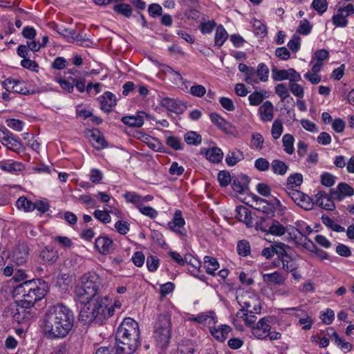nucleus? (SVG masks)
<instances>
[{
  "mask_svg": "<svg viewBox=\"0 0 354 354\" xmlns=\"http://www.w3.org/2000/svg\"><path fill=\"white\" fill-rule=\"evenodd\" d=\"M73 324V311L66 306L58 304L48 309L44 317L42 329L48 339H62L70 333Z\"/></svg>",
  "mask_w": 354,
  "mask_h": 354,
  "instance_id": "f257e3e1",
  "label": "nucleus"
},
{
  "mask_svg": "<svg viewBox=\"0 0 354 354\" xmlns=\"http://www.w3.org/2000/svg\"><path fill=\"white\" fill-rule=\"evenodd\" d=\"M116 347L102 346L95 354H133L140 344L138 324L127 317L120 324L115 335Z\"/></svg>",
  "mask_w": 354,
  "mask_h": 354,
  "instance_id": "f03ea898",
  "label": "nucleus"
},
{
  "mask_svg": "<svg viewBox=\"0 0 354 354\" xmlns=\"http://www.w3.org/2000/svg\"><path fill=\"white\" fill-rule=\"evenodd\" d=\"M47 283L41 279L27 280L17 285L13 294L15 297H22L26 305H34L37 301L41 299L46 295Z\"/></svg>",
  "mask_w": 354,
  "mask_h": 354,
  "instance_id": "7ed1b4c3",
  "label": "nucleus"
},
{
  "mask_svg": "<svg viewBox=\"0 0 354 354\" xmlns=\"http://www.w3.org/2000/svg\"><path fill=\"white\" fill-rule=\"evenodd\" d=\"M102 286L99 274L88 272L81 277L80 283L75 287V295L80 302L88 303L97 295Z\"/></svg>",
  "mask_w": 354,
  "mask_h": 354,
  "instance_id": "20e7f679",
  "label": "nucleus"
},
{
  "mask_svg": "<svg viewBox=\"0 0 354 354\" xmlns=\"http://www.w3.org/2000/svg\"><path fill=\"white\" fill-rule=\"evenodd\" d=\"M171 322L169 314H160L155 323L153 338L158 346L164 348L171 338Z\"/></svg>",
  "mask_w": 354,
  "mask_h": 354,
  "instance_id": "39448f33",
  "label": "nucleus"
},
{
  "mask_svg": "<svg viewBox=\"0 0 354 354\" xmlns=\"http://www.w3.org/2000/svg\"><path fill=\"white\" fill-rule=\"evenodd\" d=\"M259 227L261 231L266 234H270L276 236H281L288 232H289V234L291 236L294 235L295 237H296L295 232L301 234V232L297 228H295L291 225L285 226L277 219H271L268 221L263 220V223L260 225Z\"/></svg>",
  "mask_w": 354,
  "mask_h": 354,
  "instance_id": "423d86ee",
  "label": "nucleus"
},
{
  "mask_svg": "<svg viewBox=\"0 0 354 354\" xmlns=\"http://www.w3.org/2000/svg\"><path fill=\"white\" fill-rule=\"evenodd\" d=\"M92 304L93 311L97 317L96 324L102 325L105 320L114 313V308L107 297H97Z\"/></svg>",
  "mask_w": 354,
  "mask_h": 354,
  "instance_id": "0eeeda50",
  "label": "nucleus"
},
{
  "mask_svg": "<svg viewBox=\"0 0 354 354\" xmlns=\"http://www.w3.org/2000/svg\"><path fill=\"white\" fill-rule=\"evenodd\" d=\"M34 305H26L24 301H17L15 305L10 306L11 315L18 324L26 323L30 320L35 313L32 311Z\"/></svg>",
  "mask_w": 354,
  "mask_h": 354,
  "instance_id": "6e6552de",
  "label": "nucleus"
},
{
  "mask_svg": "<svg viewBox=\"0 0 354 354\" xmlns=\"http://www.w3.org/2000/svg\"><path fill=\"white\" fill-rule=\"evenodd\" d=\"M286 192L288 196L298 206L306 210H310L313 208L314 201L306 194L299 190L291 188H288Z\"/></svg>",
  "mask_w": 354,
  "mask_h": 354,
  "instance_id": "1a4fd4ad",
  "label": "nucleus"
},
{
  "mask_svg": "<svg viewBox=\"0 0 354 354\" xmlns=\"http://www.w3.org/2000/svg\"><path fill=\"white\" fill-rule=\"evenodd\" d=\"M185 225V221L182 216L181 211L176 210L173 219L168 223L169 229L175 232L180 238L184 239L187 236V232L184 227Z\"/></svg>",
  "mask_w": 354,
  "mask_h": 354,
  "instance_id": "9d476101",
  "label": "nucleus"
},
{
  "mask_svg": "<svg viewBox=\"0 0 354 354\" xmlns=\"http://www.w3.org/2000/svg\"><path fill=\"white\" fill-rule=\"evenodd\" d=\"M28 254V245L27 243L23 242L19 243L15 245L10 254V257L12 261L16 264L21 265L27 261Z\"/></svg>",
  "mask_w": 354,
  "mask_h": 354,
  "instance_id": "9b49d317",
  "label": "nucleus"
},
{
  "mask_svg": "<svg viewBox=\"0 0 354 354\" xmlns=\"http://www.w3.org/2000/svg\"><path fill=\"white\" fill-rule=\"evenodd\" d=\"M269 323L270 319L268 317H264L260 319L257 325L252 327V335L259 339H266L271 329Z\"/></svg>",
  "mask_w": 354,
  "mask_h": 354,
  "instance_id": "f8f14e48",
  "label": "nucleus"
},
{
  "mask_svg": "<svg viewBox=\"0 0 354 354\" xmlns=\"http://www.w3.org/2000/svg\"><path fill=\"white\" fill-rule=\"evenodd\" d=\"M85 305L80 310L78 320L84 325L90 324L95 322L96 324L97 317L95 315V312L93 310V307L92 304L84 303Z\"/></svg>",
  "mask_w": 354,
  "mask_h": 354,
  "instance_id": "ddd939ff",
  "label": "nucleus"
},
{
  "mask_svg": "<svg viewBox=\"0 0 354 354\" xmlns=\"http://www.w3.org/2000/svg\"><path fill=\"white\" fill-rule=\"evenodd\" d=\"M160 104L168 111L176 114L183 113L186 109L185 105L181 101L170 97L162 98L160 100Z\"/></svg>",
  "mask_w": 354,
  "mask_h": 354,
  "instance_id": "4468645a",
  "label": "nucleus"
},
{
  "mask_svg": "<svg viewBox=\"0 0 354 354\" xmlns=\"http://www.w3.org/2000/svg\"><path fill=\"white\" fill-rule=\"evenodd\" d=\"M332 197L330 194L328 195L326 192L319 191L315 196L314 205L315 204L326 210H333L335 208V205L332 200Z\"/></svg>",
  "mask_w": 354,
  "mask_h": 354,
  "instance_id": "2eb2a0df",
  "label": "nucleus"
},
{
  "mask_svg": "<svg viewBox=\"0 0 354 354\" xmlns=\"http://www.w3.org/2000/svg\"><path fill=\"white\" fill-rule=\"evenodd\" d=\"M95 246L100 253L107 254L113 250V243L107 236H100L95 240Z\"/></svg>",
  "mask_w": 354,
  "mask_h": 354,
  "instance_id": "dca6fc26",
  "label": "nucleus"
},
{
  "mask_svg": "<svg viewBox=\"0 0 354 354\" xmlns=\"http://www.w3.org/2000/svg\"><path fill=\"white\" fill-rule=\"evenodd\" d=\"M259 118L263 122H270L274 118V106L271 102L266 101L259 109Z\"/></svg>",
  "mask_w": 354,
  "mask_h": 354,
  "instance_id": "f3484780",
  "label": "nucleus"
},
{
  "mask_svg": "<svg viewBox=\"0 0 354 354\" xmlns=\"http://www.w3.org/2000/svg\"><path fill=\"white\" fill-rule=\"evenodd\" d=\"M89 138L91 143L95 149H100L107 147L104 135L98 129H93Z\"/></svg>",
  "mask_w": 354,
  "mask_h": 354,
  "instance_id": "a211bd4d",
  "label": "nucleus"
},
{
  "mask_svg": "<svg viewBox=\"0 0 354 354\" xmlns=\"http://www.w3.org/2000/svg\"><path fill=\"white\" fill-rule=\"evenodd\" d=\"M58 257L57 251L50 246H46L39 254V258L45 263L49 264L55 263Z\"/></svg>",
  "mask_w": 354,
  "mask_h": 354,
  "instance_id": "6ab92c4d",
  "label": "nucleus"
},
{
  "mask_svg": "<svg viewBox=\"0 0 354 354\" xmlns=\"http://www.w3.org/2000/svg\"><path fill=\"white\" fill-rule=\"evenodd\" d=\"M232 188L239 194H243L248 189L249 178L245 175H241L238 178H232Z\"/></svg>",
  "mask_w": 354,
  "mask_h": 354,
  "instance_id": "aec40b11",
  "label": "nucleus"
},
{
  "mask_svg": "<svg viewBox=\"0 0 354 354\" xmlns=\"http://www.w3.org/2000/svg\"><path fill=\"white\" fill-rule=\"evenodd\" d=\"M209 331L212 335L218 341L222 342L225 341L228 333L231 331V328L228 325H221L218 328L210 326Z\"/></svg>",
  "mask_w": 354,
  "mask_h": 354,
  "instance_id": "412c9836",
  "label": "nucleus"
},
{
  "mask_svg": "<svg viewBox=\"0 0 354 354\" xmlns=\"http://www.w3.org/2000/svg\"><path fill=\"white\" fill-rule=\"evenodd\" d=\"M187 263L190 267L188 268L189 271L195 277L199 278L200 279H203L205 276H198V273L200 271V268L201 266V263L196 258L194 257L191 254H186L185 256V264Z\"/></svg>",
  "mask_w": 354,
  "mask_h": 354,
  "instance_id": "4be33fe9",
  "label": "nucleus"
},
{
  "mask_svg": "<svg viewBox=\"0 0 354 354\" xmlns=\"http://www.w3.org/2000/svg\"><path fill=\"white\" fill-rule=\"evenodd\" d=\"M209 118L213 124H214L220 130L225 133L230 132L232 124L226 121L217 113H211Z\"/></svg>",
  "mask_w": 354,
  "mask_h": 354,
  "instance_id": "5701e85b",
  "label": "nucleus"
},
{
  "mask_svg": "<svg viewBox=\"0 0 354 354\" xmlns=\"http://www.w3.org/2000/svg\"><path fill=\"white\" fill-rule=\"evenodd\" d=\"M145 115H146L145 112H138L136 115L122 117V122L129 127H140L144 124Z\"/></svg>",
  "mask_w": 354,
  "mask_h": 354,
  "instance_id": "b1692460",
  "label": "nucleus"
},
{
  "mask_svg": "<svg viewBox=\"0 0 354 354\" xmlns=\"http://www.w3.org/2000/svg\"><path fill=\"white\" fill-rule=\"evenodd\" d=\"M102 109L106 112H109L111 108L116 105V97L109 91L105 92L100 97Z\"/></svg>",
  "mask_w": 354,
  "mask_h": 354,
  "instance_id": "393cba45",
  "label": "nucleus"
},
{
  "mask_svg": "<svg viewBox=\"0 0 354 354\" xmlns=\"http://www.w3.org/2000/svg\"><path fill=\"white\" fill-rule=\"evenodd\" d=\"M236 300L241 308L249 312L250 308L253 306L254 304L257 303L258 298L254 295L251 296L250 293H245L236 297Z\"/></svg>",
  "mask_w": 354,
  "mask_h": 354,
  "instance_id": "a878e982",
  "label": "nucleus"
},
{
  "mask_svg": "<svg viewBox=\"0 0 354 354\" xmlns=\"http://www.w3.org/2000/svg\"><path fill=\"white\" fill-rule=\"evenodd\" d=\"M196 322L208 325L210 327L217 322L216 314L213 311L200 313L196 316Z\"/></svg>",
  "mask_w": 354,
  "mask_h": 354,
  "instance_id": "bb28decb",
  "label": "nucleus"
},
{
  "mask_svg": "<svg viewBox=\"0 0 354 354\" xmlns=\"http://www.w3.org/2000/svg\"><path fill=\"white\" fill-rule=\"evenodd\" d=\"M235 217L241 222H243L247 225H249L252 222V216L250 211L245 207L240 205L236 208Z\"/></svg>",
  "mask_w": 354,
  "mask_h": 354,
  "instance_id": "cd10ccee",
  "label": "nucleus"
},
{
  "mask_svg": "<svg viewBox=\"0 0 354 354\" xmlns=\"http://www.w3.org/2000/svg\"><path fill=\"white\" fill-rule=\"evenodd\" d=\"M263 279L265 282L274 285H282L286 280L284 276L278 271L272 273L264 274Z\"/></svg>",
  "mask_w": 354,
  "mask_h": 354,
  "instance_id": "c85d7f7f",
  "label": "nucleus"
},
{
  "mask_svg": "<svg viewBox=\"0 0 354 354\" xmlns=\"http://www.w3.org/2000/svg\"><path fill=\"white\" fill-rule=\"evenodd\" d=\"M197 350L198 346L195 342L185 339L178 346V354H194Z\"/></svg>",
  "mask_w": 354,
  "mask_h": 354,
  "instance_id": "c756f323",
  "label": "nucleus"
},
{
  "mask_svg": "<svg viewBox=\"0 0 354 354\" xmlns=\"http://www.w3.org/2000/svg\"><path fill=\"white\" fill-rule=\"evenodd\" d=\"M203 263L206 272L210 275H214L215 271L219 268V263L217 259L213 257L205 256Z\"/></svg>",
  "mask_w": 354,
  "mask_h": 354,
  "instance_id": "7c9ffc66",
  "label": "nucleus"
},
{
  "mask_svg": "<svg viewBox=\"0 0 354 354\" xmlns=\"http://www.w3.org/2000/svg\"><path fill=\"white\" fill-rule=\"evenodd\" d=\"M279 261L282 263V268L287 272L297 270L298 268L299 265L296 259L290 254L285 255V257Z\"/></svg>",
  "mask_w": 354,
  "mask_h": 354,
  "instance_id": "2f4dec72",
  "label": "nucleus"
},
{
  "mask_svg": "<svg viewBox=\"0 0 354 354\" xmlns=\"http://www.w3.org/2000/svg\"><path fill=\"white\" fill-rule=\"evenodd\" d=\"M0 169L6 171L14 172L21 170L22 165L11 160H1L0 161Z\"/></svg>",
  "mask_w": 354,
  "mask_h": 354,
  "instance_id": "473e14b6",
  "label": "nucleus"
},
{
  "mask_svg": "<svg viewBox=\"0 0 354 354\" xmlns=\"http://www.w3.org/2000/svg\"><path fill=\"white\" fill-rule=\"evenodd\" d=\"M113 10L118 15L129 18L133 13V9L129 4L124 3H116L113 7Z\"/></svg>",
  "mask_w": 354,
  "mask_h": 354,
  "instance_id": "72a5a7b5",
  "label": "nucleus"
},
{
  "mask_svg": "<svg viewBox=\"0 0 354 354\" xmlns=\"http://www.w3.org/2000/svg\"><path fill=\"white\" fill-rule=\"evenodd\" d=\"M227 36L228 34L223 26L222 25L218 26L216 28L214 36L215 45L218 47L222 46L226 41Z\"/></svg>",
  "mask_w": 354,
  "mask_h": 354,
  "instance_id": "f704fd0d",
  "label": "nucleus"
},
{
  "mask_svg": "<svg viewBox=\"0 0 354 354\" xmlns=\"http://www.w3.org/2000/svg\"><path fill=\"white\" fill-rule=\"evenodd\" d=\"M223 156L222 150L218 147H213L209 149L206 151L207 158L212 162H219L221 161Z\"/></svg>",
  "mask_w": 354,
  "mask_h": 354,
  "instance_id": "c9c22d12",
  "label": "nucleus"
},
{
  "mask_svg": "<svg viewBox=\"0 0 354 354\" xmlns=\"http://www.w3.org/2000/svg\"><path fill=\"white\" fill-rule=\"evenodd\" d=\"M3 86L6 88V90L8 92H14L17 93H20L23 95H26L28 93V91L27 88H19L18 86L15 84V80L13 79H6L3 82Z\"/></svg>",
  "mask_w": 354,
  "mask_h": 354,
  "instance_id": "e433bc0d",
  "label": "nucleus"
},
{
  "mask_svg": "<svg viewBox=\"0 0 354 354\" xmlns=\"http://www.w3.org/2000/svg\"><path fill=\"white\" fill-rule=\"evenodd\" d=\"M242 159H243V153L239 150L235 149L227 154L225 161L229 166H234Z\"/></svg>",
  "mask_w": 354,
  "mask_h": 354,
  "instance_id": "4c0bfd02",
  "label": "nucleus"
},
{
  "mask_svg": "<svg viewBox=\"0 0 354 354\" xmlns=\"http://www.w3.org/2000/svg\"><path fill=\"white\" fill-rule=\"evenodd\" d=\"M266 91H254L252 94H250L248 97V100L250 102V105L252 106H258L259 105L263 100L267 97Z\"/></svg>",
  "mask_w": 354,
  "mask_h": 354,
  "instance_id": "58836bf2",
  "label": "nucleus"
},
{
  "mask_svg": "<svg viewBox=\"0 0 354 354\" xmlns=\"http://www.w3.org/2000/svg\"><path fill=\"white\" fill-rule=\"evenodd\" d=\"M271 168L274 174L283 176L286 173L288 166L281 160H274L271 163Z\"/></svg>",
  "mask_w": 354,
  "mask_h": 354,
  "instance_id": "ea45409f",
  "label": "nucleus"
},
{
  "mask_svg": "<svg viewBox=\"0 0 354 354\" xmlns=\"http://www.w3.org/2000/svg\"><path fill=\"white\" fill-rule=\"evenodd\" d=\"M256 76L259 79V82H266L268 80L269 68L266 64H259L256 70Z\"/></svg>",
  "mask_w": 354,
  "mask_h": 354,
  "instance_id": "a19ab883",
  "label": "nucleus"
},
{
  "mask_svg": "<svg viewBox=\"0 0 354 354\" xmlns=\"http://www.w3.org/2000/svg\"><path fill=\"white\" fill-rule=\"evenodd\" d=\"M294 137L289 133H286L283 136L282 142L284 148V151L288 154H292L294 152Z\"/></svg>",
  "mask_w": 354,
  "mask_h": 354,
  "instance_id": "79ce46f5",
  "label": "nucleus"
},
{
  "mask_svg": "<svg viewBox=\"0 0 354 354\" xmlns=\"http://www.w3.org/2000/svg\"><path fill=\"white\" fill-rule=\"evenodd\" d=\"M16 205L18 209H24L26 212H30L35 209L34 203L28 201L25 196L19 197L16 202Z\"/></svg>",
  "mask_w": 354,
  "mask_h": 354,
  "instance_id": "37998d69",
  "label": "nucleus"
},
{
  "mask_svg": "<svg viewBox=\"0 0 354 354\" xmlns=\"http://www.w3.org/2000/svg\"><path fill=\"white\" fill-rule=\"evenodd\" d=\"M322 221L326 226L330 228L335 232H343L345 230L344 227L336 223L332 218H330L328 216L323 215L322 216Z\"/></svg>",
  "mask_w": 354,
  "mask_h": 354,
  "instance_id": "c03bdc74",
  "label": "nucleus"
},
{
  "mask_svg": "<svg viewBox=\"0 0 354 354\" xmlns=\"http://www.w3.org/2000/svg\"><path fill=\"white\" fill-rule=\"evenodd\" d=\"M166 144L175 151H180L183 148V144L180 139L174 136L166 137Z\"/></svg>",
  "mask_w": 354,
  "mask_h": 354,
  "instance_id": "a18cd8bd",
  "label": "nucleus"
},
{
  "mask_svg": "<svg viewBox=\"0 0 354 354\" xmlns=\"http://www.w3.org/2000/svg\"><path fill=\"white\" fill-rule=\"evenodd\" d=\"M185 141L188 145H198L201 143L202 138L201 135L195 131H189L184 136Z\"/></svg>",
  "mask_w": 354,
  "mask_h": 354,
  "instance_id": "49530a36",
  "label": "nucleus"
},
{
  "mask_svg": "<svg viewBox=\"0 0 354 354\" xmlns=\"http://www.w3.org/2000/svg\"><path fill=\"white\" fill-rule=\"evenodd\" d=\"M283 131V123L281 120L277 119L272 125L271 134L274 140L280 138Z\"/></svg>",
  "mask_w": 354,
  "mask_h": 354,
  "instance_id": "de8ad7c7",
  "label": "nucleus"
},
{
  "mask_svg": "<svg viewBox=\"0 0 354 354\" xmlns=\"http://www.w3.org/2000/svg\"><path fill=\"white\" fill-rule=\"evenodd\" d=\"M333 337L334 338L335 343L340 347V348L345 353L350 351L352 349V344L348 342H345L342 339L336 332H333Z\"/></svg>",
  "mask_w": 354,
  "mask_h": 354,
  "instance_id": "09e8293b",
  "label": "nucleus"
},
{
  "mask_svg": "<svg viewBox=\"0 0 354 354\" xmlns=\"http://www.w3.org/2000/svg\"><path fill=\"white\" fill-rule=\"evenodd\" d=\"M311 6L317 13L322 15L327 10L328 2L326 0H313Z\"/></svg>",
  "mask_w": 354,
  "mask_h": 354,
  "instance_id": "8fccbe9b",
  "label": "nucleus"
},
{
  "mask_svg": "<svg viewBox=\"0 0 354 354\" xmlns=\"http://www.w3.org/2000/svg\"><path fill=\"white\" fill-rule=\"evenodd\" d=\"M124 197L128 203H133L138 209L141 205V196L135 192H127L124 194Z\"/></svg>",
  "mask_w": 354,
  "mask_h": 354,
  "instance_id": "3c124183",
  "label": "nucleus"
},
{
  "mask_svg": "<svg viewBox=\"0 0 354 354\" xmlns=\"http://www.w3.org/2000/svg\"><path fill=\"white\" fill-rule=\"evenodd\" d=\"M218 181L221 187L227 186L232 181V178L229 171L223 170L218 174Z\"/></svg>",
  "mask_w": 354,
  "mask_h": 354,
  "instance_id": "603ef678",
  "label": "nucleus"
},
{
  "mask_svg": "<svg viewBox=\"0 0 354 354\" xmlns=\"http://www.w3.org/2000/svg\"><path fill=\"white\" fill-rule=\"evenodd\" d=\"M244 81L248 84H259V79L256 76V69L251 67L245 73Z\"/></svg>",
  "mask_w": 354,
  "mask_h": 354,
  "instance_id": "864d4df0",
  "label": "nucleus"
},
{
  "mask_svg": "<svg viewBox=\"0 0 354 354\" xmlns=\"http://www.w3.org/2000/svg\"><path fill=\"white\" fill-rule=\"evenodd\" d=\"M237 252L239 255L247 257L250 253V246L248 241L242 240L237 243Z\"/></svg>",
  "mask_w": 354,
  "mask_h": 354,
  "instance_id": "5fc2aeb1",
  "label": "nucleus"
},
{
  "mask_svg": "<svg viewBox=\"0 0 354 354\" xmlns=\"http://www.w3.org/2000/svg\"><path fill=\"white\" fill-rule=\"evenodd\" d=\"M275 92L281 98V101H284L287 98H290L291 101L292 97L290 96L288 89L284 84H279L275 86Z\"/></svg>",
  "mask_w": 354,
  "mask_h": 354,
  "instance_id": "6e6d98bb",
  "label": "nucleus"
},
{
  "mask_svg": "<svg viewBox=\"0 0 354 354\" xmlns=\"http://www.w3.org/2000/svg\"><path fill=\"white\" fill-rule=\"evenodd\" d=\"M289 69L279 70L277 68L272 69V78L274 81H282L288 79Z\"/></svg>",
  "mask_w": 354,
  "mask_h": 354,
  "instance_id": "4d7b16f0",
  "label": "nucleus"
},
{
  "mask_svg": "<svg viewBox=\"0 0 354 354\" xmlns=\"http://www.w3.org/2000/svg\"><path fill=\"white\" fill-rule=\"evenodd\" d=\"M336 177L328 172H324L321 175V183L322 185L330 187L335 183Z\"/></svg>",
  "mask_w": 354,
  "mask_h": 354,
  "instance_id": "13d9d810",
  "label": "nucleus"
},
{
  "mask_svg": "<svg viewBox=\"0 0 354 354\" xmlns=\"http://www.w3.org/2000/svg\"><path fill=\"white\" fill-rule=\"evenodd\" d=\"M274 245V254H276L278 256L279 260H281L283 259V257H285V255H288V254L286 252V250L289 248V246L285 243H279L277 244H273Z\"/></svg>",
  "mask_w": 354,
  "mask_h": 354,
  "instance_id": "bf43d9fd",
  "label": "nucleus"
},
{
  "mask_svg": "<svg viewBox=\"0 0 354 354\" xmlns=\"http://www.w3.org/2000/svg\"><path fill=\"white\" fill-rule=\"evenodd\" d=\"M332 21L336 27H345L348 24V19L345 17V15H342L338 11L333 16Z\"/></svg>",
  "mask_w": 354,
  "mask_h": 354,
  "instance_id": "052dcab7",
  "label": "nucleus"
},
{
  "mask_svg": "<svg viewBox=\"0 0 354 354\" xmlns=\"http://www.w3.org/2000/svg\"><path fill=\"white\" fill-rule=\"evenodd\" d=\"M189 93L193 96L202 97L205 95L207 91L204 86L201 84H196L191 86Z\"/></svg>",
  "mask_w": 354,
  "mask_h": 354,
  "instance_id": "680f3d73",
  "label": "nucleus"
},
{
  "mask_svg": "<svg viewBox=\"0 0 354 354\" xmlns=\"http://www.w3.org/2000/svg\"><path fill=\"white\" fill-rule=\"evenodd\" d=\"M303 182V176L299 173L290 175L287 179V184L290 186L299 187Z\"/></svg>",
  "mask_w": 354,
  "mask_h": 354,
  "instance_id": "e2e57ef3",
  "label": "nucleus"
},
{
  "mask_svg": "<svg viewBox=\"0 0 354 354\" xmlns=\"http://www.w3.org/2000/svg\"><path fill=\"white\" fill-rule=\"evenodd\" d=\"M138 209L141 214L150 218H155L158 216V212L150 206L140 205Z\"/></svg>",
  "mask_w": 354,
  "mask_h": 354,
  "instance_id": "0e129e2a",
  "label": "nucleus"
},
{
  "mask_svg": "<svg viewBox=\"0 0 354 354\" xmlns=\"http://www.w3.org/2000/svg\"><path fill=\"white\" fill-rule=\"evenodd\" d=\"M216 23L214 20L203 21L200 24V30L203 34H209L216 27Z\"/></svg>",
  "mask_w": 354,
  "mask_h": 354,
  "instance_id": "69168bd1",
  "label": "nucleus"
},
{
  "mask_svg": "<svg viewBox=\"0 0 354 354\" xmlns=\"http://www.w3.org/2000/svg\"><path fill=\"white\" fill-rule=\"evenodd\" d=\"M93 216L95 218L104 223H109L111 222V218L107 212L97 209L93 212Z\"/></svg>",
  "mask_w": 354,
  "mask_h": 354,
  "instance_id": "338daca9",
  "label": "nucleus"
},
{
  "mask_svg": "<svg viewBox=\"0 0 354 354\" xmlns=\"http://www.w3.org/2000/svg\"><path fill=\"white\" fill-rule=\"evenodd\" d=\"M337 189L346 196H351L354 195L353 188L346 183H339L337 185Z\"/></svg>",
  "mask_w": 354,
  "mask_h": 354,
  "instance_id": "774afa93",
  "label": "nucleus"
}]
</instances>
